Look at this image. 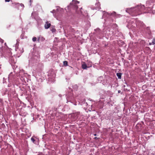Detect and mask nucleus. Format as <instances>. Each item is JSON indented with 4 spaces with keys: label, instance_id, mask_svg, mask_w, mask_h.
<instances>
[{
    "label": "nucleus",
    "instance_id": "39448f33",
    "mask_svg": "<svg viewBox=\"0 0 155 155\" xmlns=\"http://www.w3.org/2000/svg\"><path fill=\"white\" fill-rule=\"evenodd\" d=\"M15 50L16 51H17L18 54L22 53L24 52V50L23 48H20L18 49V48L17 47H16L15 48Z\"/></svg>",
    "mask_w": 155,
    "mask_h": 155
},
{
    "label": "nucleus",
    "instance_id": "f257e3e1",
    "mask_svg": "<svg viewBox=\"0 0 155 155\" xmlns=\"http://www.w3.org/2000/svg\"><path fill=\"white\" fill-rule=\"evenodd\" d=\"M79 3V2L77 1L73 0L72 2L70 3L69 6L74 9L76 10L78 8V6L77 4Z\"/></svg>",
    "mask_w": 155,
    "mask_h": 155
},
{
    "label": "nucleus",
    "instance_id": "1a4fd4ad",
    "mask_svg": "<svg viewBox=\"0 0 155 155\" xmlns=\"http://www.w3.org/2000/svg\"><path fill=\"white\" fill-rule=\"evenodd\" d=\"M95 5L97 6L95 7V9H101L100 4L99 2H98L96 3L95 4Z\"/></svg>",
    "mask_w": 155,
    "mask_h": 155
},
{
    "label": "nucleus",
    "instance_id": "c85d7f7f",
    "mask_svg": "<svg viewBox=\"0 0 155 155\" xmlns=\"http://www.w3.org/2000/svg\"><path fill=\"white\" fill-rule=\"evenodd\" d=\"M94 138L95 139H96L97 138V137H95Z\"/></svg>",
    "mask_w": 155,
    "mask_h": 155
},
{
    "label": "nucleus",
    "instance_id": "9b49d317",
    "mask_svg": "<svg viewBox=\"0 0 155 155\" xmlns=\"http://www.w3.org/2000/svg\"><path fill=\"white\" fill-rule=\"evenodd\" d=\"M155 44V40L153 39L151 42H150L149 43V45H154Z\"/></svg>",
    "mask_w": 155,
    "mask_h": 155
},
{
    "label": "nucleus",
    "instance_id": "4468645a",
    "mask_svg": "<svg viewBox=\"0 0 155 155\" xmlns=\"http://www.w3.org/2000/svg\"><path fill=\"white\" fill-rule=\"evenodd\" d=\"M37 38L36 37H34L32 39V41L34 42H35L36 41Z\"/></svg>",
    "mask_w": 155,
    "mask_h": 155
},
{
    "label": "nucleus",
    "instance_id": "2eb2a0df",
    "mask_svg": "<svg viewBox=\"0 0 155 155\" xmlns=\"http://www.w3.org/2000/svg\"><path fill=\"white\" fill-rule=\"evenodd\" d=\"M31 140L33 143H35V140L33 137H32L31 138Z\"/></svg>",
    "mask_w": 155,
    "mask_h": 155
},
{
    "label": "nucleus",
    "instance_id": "4be33fe9",
    "mask_svg": "<svg viewBox=\"0 0 155 155\" xmlns=\"http://www.w3.org/2000/svg\"><path fill=\"white\" fill-rule=\"evenodd\" d=\"M2 100H1L0 99V105H2Z\"/></svg>",
    "mask_w": 155,
    "mask_h": 155
},
{
    "label": "nucleus",
    "instance_id": "cd10ccee",
    "mask_svg": "<svg viewBox=\"0 0 155 155\" xmlns=\"http://www.w3.org/2000/svg\"><path fill=\"white\" fill-rule=\"evenodd\" d=\"M94 135V136H96V134H95Z\"/></svg>",
    "mask_w": 155,
    "mask_h": 155
},
{
    "label": "nucleus",
    "instance_id": "a878e982",
    "mask_svg": "<svg viewBox=\"0 0 155 155\" xmlns=\"http://www.w3.org/2000/svg\"><path fill=\"white\" fill-rule=\"evenodd\" d=\"M120 91H118V93H120Z\"/></svg>",
    "mask_w": 155,
    "mask_h": 155
},
{
    "label": "nucleus",
    "instance_id": "f3484780",
    "mask_svg": "<svg viewBox=\"0 0 155 155\" xmlns=\"http://www.w3.org/2000/svg\"><path fill=\"white\" fill-rule=\"evenodd\" d=\"M51 31L52 32H55V31H56V30L54 28H52L51 29Z\"/></svg>",
    "mask_w": 155,
    "mask_h": 155
},
{
    "label": "nucleus",
    "instance_id": "412c9836",
    "mask_svg": "<svg viewBox=\"0 0 155 155\" xmlns=\"http://www.w3.org/2000/svg\"><path fill=\"white\" fill-rule=\"evenodd\" d=\"M55 10H53L52 11H51V12L53 13H55Z\"/></svg>",
    "mask_w": 155,
    "mask_h": 155
},
{
    "label": "nucleus",
    "instance_id": "423d86ee",
    "mask_svg": "<svg viewBox=\"0 0 155 155\" xmlns=\"http://www.w3.org/2000/svg\"><path fill=\"white\" fill-rule=\"evenodd\" d=\"M51 25L50 23H49L48 21H46L45 25V28L46 29H48Z\"/></svg>",
    "mask_w": 155,
    "mask_h": 155
},
{
    "label": "nucleus",
    "instance_id": "9d476101",
    "mask_svg": "<svg viewBox=\"0 0 155 155\" xmlns=\"http://www.w3.org/2000/svg\"><path fill=\"white\" fill-rule=\"evenodd\" d=\"M122 73H117V75L119 79H121V78Z\"/></svg>",
    "mask_w": 155,
    "mask_h": 155
},
{
    "label": "nucleus",
    "instance_id": "b1692460",
    "mask_svg": "<svg viewBox=\"0 0 155 155\" xmlns=\"http://www.w3.org/2000/svg\"><path fill=\"white\" fill-rule=\"evenodd\" d=\"M18 42V40H17V43H16V47H17V44Z\"/></svg>",
    "mask_w": 155,
    "mask_h": 155
},
{
    "label": "nucleus",
    "instance_id": "c756f323",
    "mask_svg": "<svg viewBox=\"0 0 155 155\" xmlns=\"http://www.w3.org/2000/svg\"><path fill=\"white\" fill-rule=\"evenodd\" d=\"M126 12H127V10H126Z\"/></svg>",
    "mask_w": 155,
    "mask_h": 155
},
{
    "label": "nucleus",
    "instance_id": "5701e85b",
    "mask_svg": "<svg viewBox=\"0 0 155 155\" xmlns=\"http://www.w3.org/2000/svg\"><path fill=\"white\" fill-rule=\"evenodd\" d=\"M5 2H8L10 1V0H5Z\"/></svg>",
    "mask_w": 155,
    "mask_h": 155
},
{
    "label": "nucleus",
    "instance_id": "20e7f679",
    "mask_svg": "<svg viewBox=\"0 0 155 155\" xmlns=\"http://www.w3.org/2000/svg\"><path fill=\"white\" fill-rule=\"evenodd\" d=\"M91 66V64L90 66H87L85 63L82 64V68L84 69H87V68H90Z\"/></svg>",
    "mask_w": 155,
    "mask_h": 155
},
{
    "label": "nucleus",
    "instance_id": "dca6fc26",
    "mask_svg": "<svg viewBox=\"0 0 155 155\" xmlns=\"http://www.w3.org/2000/svg\"><path fill=\"white\" fill-rule=\"evenodd\" d=\"M19 5L20 6L22 7V9H23L24 7V5L22 3L19 4Z\"/></svg>",
    "mask_w": 155,
    "mask_h": 155
},
{
    "label": "nucleus",
    "instance_id": "393cba45",
    "mask_svg": "<svg viewBox=\"0 0 155 155\" xmlns=\"http://www.w3.org/2000/svg\"><path fill=\"white\" fill-rule=\"evenodd\" d=\"M91 64H92L91 63L90 64H89L87 66H90Z\"/></svg>",
    "mask_w": 155,
    "mask_h": 155
},
{
    "label": "nucleus",
    "instance_id": "a211bd4d",
    "mask_svg": "<svg viewBox=\"0 0 155 155\" xmlns=\"http://www.w3.org/2000/svg\"><path fill=\"white\" fill-rule=\"evenodd\" d=\"M37 41H38V42H39L40 41V36H39L38 38Z\"/></svg>",
    "mask_w": 155,
    "mask_h": 155
},
{
    "label": "nucleus",
    "instance_id": "0eeeda50",
    "mask_svg": "<svg viewBox=\"0 0 155 155\" xmlns=\"http://www.w3.org/2000/svg\"><path fill=\"white\" fill-rule=\"evenodd\" d=\"M137 25H138L141 27H144L145 26V25L143 23V22L141 21H138L137 23Z\"/></svg>",
    "mask_w": 155,
    "mask_h": 155
},
{
    "label": "nucleus",
    "instance_id": "f03ea898",
    "mask_svg": "<svg viewBox=\"0 0 155 155\" xmlns=\"http://www.w3.org/2000/svg\"><path fill=\"white\" fill-rule=\"evenodd\" d=\"M145 6L144 5H138L137 7H136L135 8V10H137H137L141 11H142L143 9H144Z\"/></svg>",
    "mask_w": 155,
    "mask_h": 155
},
{
    "label": "nucleus",
    "instance_id": "6ab92c4d",
    "mask_svg": "<svg viewBox=\"0 0 155 155\" xmlns=\"http://www.w3.org/2000/svg\"><path fill=\"white\" fill-rule=\"evenodd\" d=\"M116 14V12H114L111 14V15H115Z\"/></svg>",
    "mask_w": 155,
    "mask_h": 155
},
{
    "label": "nucleus",
    "instance_id": "f8f14e48",
    "mask_svg": "<svg viewBox=\"0 0 155 155\" xmlns=\"http://www.w3.org/2000/svg\"><path fill=\"white\" fill-rule=\"evenodd\" d=\"M63 64L65 66H67L68 65V62L66 61H64Z\"/></svg>",
    "mask_w": 155,
    "mask_h": 155
},
{
    "label": "nucleus",
    "instance_id": "7ed1b4c3",
    "mask_svg": "<svg viewBox=\"0 0 155 155\" xmlns=\"http://www.w3.org/2000/svg\"><path fill=\"white\" fill-rule=\"evenodd\" d=\"M80 115H81L80 112H77L75 111H74L71 114V116H77Z\"/></svg>",
    "mask_w": 155,
    "mask_h": 155
},
{
    "label": "nucleus",
    "instance_id": "6e6552de",
    "mask_svg": "<svg viewBox=\"0 0 155 155\" xmlns=\"http://www.w3.org/2000/svg\"><path fill=\"white\" fill-rule=\"evenodd\" d=\"M108 101L107 102V104L109 105L112 106L113 104H114V103L111 100L110 97L109 98L108 100Z\"/></svg>",
    "mask_w": 155,
    "mask_h": 155
},
{
    "label": "nucleus",
    "instance_id": "ddd939ff",
    "mask_svg": "<svg viewBox=\"0 0 155 155\" xmlns=\"http://www.w3.org/2000/svg\"><path fill=\"white\" fill-rule=\"evenodd\" d=\"M45 40V38L42 36H40V41H43Z\"/></svg>",
    "mask_w": 155,
    "mask_h": 155
},
{
    "label": "nucleus",
    "instance_id": "aec40b11",
    "mask_svg": "<svg viewBox=\"0 0 155 155\" xmlns=\"http://www.w3.org/2000/svg\"><path fill=\"white\" fill-rule=\"evenodd\" d=\"M0 42L2 43H3L4 42V40L3 39H2L1 38H0Z\"/></svg>",
    "mask_w": 155,
    "mask_h": 155
},
{
    "label": "nucleus",
    "instance_id": "bb28decb",
    "mask_svg": "<svg viewBox=\"0 0 155 155\" xmlns=\"http://www.w3.org/2000/svg\"><path fill=\"white\" fill-rule=\"evenodd\" d=\"M30 2L31 3L32 2L31 0H30Z\"/></svg>",
    "mask_w": 155,
    "mask_h": 155
}]
</instances>
